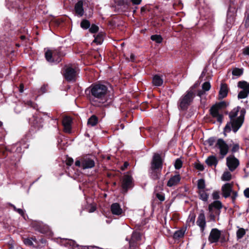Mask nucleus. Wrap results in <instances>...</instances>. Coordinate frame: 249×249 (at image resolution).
Returning a JSON list of instances; mask_svg holds the SVG:
<instances>
[{
    "instance_id": "58",
    "label": "nucleus",
    "mask_w": 249,
    "mask_h": 249,
    "mask_svg": "<svg viewBox=\"0 0 249 249\" xmlns=\"http://www.w3.org/2000/svg\"><path fill=\"white\" fill-rule=\"evenodd\" d=\"M243 53L245 55H249V46L246 47L243 49Z\"/></svg>"
},
{
    "instance_id": "17",
    "label": "nucleus",
    "mask_w": 249,
    "mask_h": 249,
    "mask_svg": "<svg viewBox=\"0 0 249 249\" xmlns=\"http://www.w3.org/2000/svg\"><path fill=\"white\" fill-rule=\"evenodd\" d=\"M72 119L70 117H65L62 121V124L64 127V131L70 133L71 130Z\"/></svg>"
},
{
    "instance_id": "8",
    "label": "nucleus",
    "mask_w": 249,
    "mask_h": 249,
    "mask_svg": "<svg viewBox=\"0 0 249 249\" xmlns=\"http://www.w3.org/2000/svg\"><path fill=\"white\" fill-rule=\"evenodd\" d=\"M134 186L133 178L128 172L124 174L121 179L122 192L124 194L127 193L129 189H131Z\"/></svg>"
},
{
    "instance_id": "5",
    "label": "nucleus",
    "mask_w": 249,
    "mask_h": 249,
    "mask_svg": "<svg viewBox=\"0 0 249 249\" xmlns=\"http://www.w3.org/2000/svg\"><path fill=\"white\" fill-rule=\"evenodd\" d=\"M195 94L192 90H188L179 99L178 106L179 109L186 111L193 101Z\"/></svg>"
},
{
    "instance_id": "47",
    "label": "nucleus",
    "mask_w": 249,
    "mask_h": 249,
    "mask_svg": "<svg viewBox=\"0 0 249 249\" xmlns=\"http://www.w3.org/2000/svg\"><path fill=\"white\" fill-rule=\"evenodd\" d=\"M99 31V27L94 24H92L89 28V32L91 34L96 33Z\"/></svg>"
},
{
    "instance_id": "57",
    "label": "nucleus",
    "mask_w": 249,
    "mask_h": 249,
    "mask_svg": "<svg viewBox=\"0 0 249 249\" xmlns=\"http://www.w3.org/2000/svg\"><path fill=\"white\" fill-rule=\"evenodd\" d=\"M129 164L128 163V162L127 161H125L123 164V165H122L121 167V169L122 170V171H124L127 168V167L129 166Z\"/></svg>"
},
{
    "instance_id": "37",
    "label": "nucleus",
    "mask_w": 249,
    "mask_h": 249,
    "mask_svg": "<svg viewBox=\"0 0 249 249\" xmlns=\"http://www.w3.org/2000/svg\"><path fill=\"white\" fill-rule=\"evenodd\" d=\"M197 188L199 191L205 190L206 184L204 178H201L197 180Z\"/></svg>"
},
{
    "instance_id": "59",
    "label": "nucleus",
    "mask_w": 249,
    "mask_h": 249,
    "mask_svg": "<svg viewBox=\"0 0 249 249\" xmlns=\"http://www.w3.org/2000/svg\"><path fill=\"white\" fill-rule=\"evenodd\" d=\"M244 195L246 197L249 198V188H247L244 190Z\"/></svg>"
},
{
    "instance_id": "18",
    "label": "nucleus",
    "mask_w": 249,
    "mask_h": 249,
    "mask_svg": "<svg viewBox=\"0 0 249 249\" xmlns=\"http://www.w3.org/2000/svg\"><path fill=\"white\" fill-rule=\"evenodd\" d=\"M95 166V162L93 160L88 157H84L82 160V167L83 169L91 168Z\"/></svg>"
},
{
    "instance_id": "9",
    "label": "nucleus",
    "mask_w": 249,
    "mask_h": 249,
    "mask_svg": "<svg viewBox=\"0 0 249 249\" xmlns=\"http://www.w3.org/2000/svg\"><path fill=\"white\" fill-rule=\"evenodd\" d=\"M111 7L114 8L117 13L123 12L127 8L128 5L124 0H111Z\"/></svg>"
},
{
    "instance_id": "16",
    "label": "nucleus",
    "mask_w": 249,
    "mask_h": 249,
    "mask_svg": "<svg viewBox=\"0 0 249 249\" xmlns=\"http://www.w3.org/2000/svg\"><path fill=\"white\" fill-rule=\"evenodd\" d=\"M232 184L230 183H227L222 186V195L224 197L226 198L231 196L232 191Z\"/></svg>"
},
{
    "instance_id": "31",
    "label": "nucleus",
    "mask_w": 249,
    "mask_h": 249,
    "mask_svg": "<svg viewBox=\"0 0 249 249\" xmlns=\"http://www.w3.org/2000/svg\"><path fill=\"white\" fill-rule=\"evenodd\" d=\"M241 107L239 106L234 108L229 113V117L230 120L236 119V117L238 114V112L241 110Z\"/></svg>"
},
{
    "instance_id": "38",
    "label": "nucleus",
    "mask_w": 249,
    "mask_h": 249,
    "mask_svg": "<svg viewBox=\"0 0 249 249\" xmlns=\"http://www.w3.org/2000/svg\"><path fill=\"white\" fill-rule=\"evenodd\" d=\"M216 141V137H210L208 140L204 141V144L205 145H208L209 146H212L213 145V144Z\"/></svg>"
},
{
    "instance_id": "24",
    "label": "nucleus",
    "mask_w": 249,
    "mask_h": 249,
    "mask_svg": "<svg viewBox=\"0 0 249 249\" xmlns=\"http://www.w3.org/2000/svg\"><path fill=\"white\" fill-rule=\"evenodd\" d=\"M152 84L153 85L156 87H160L163 83V79L162 75L159 74H155L152 78Z\"/></svg>"
},
{
    "instance_id": "46",
    "label": "nucleus",
    "mask_w": 249,
    "mask_h": 249,
    "mask_svg": "<svg viewBox=\"0 0 249 249\" xmlns=\"http://www.w3.org/2000/svg\"><path fill=\"white\" fill-rule=\"evenodd\" d=\"M194 167L199 171H203L204 170V165L199 161L194 163Z\"/></svg>"
},
{
    "instance_id": "25",
    "label": "nucleus",
    "mask_w": 249,
    "mask_h": 249,
    "mask_svg": "<svg viewBox=\"0 0 249 249\" xmlns=\"http://www.w3.org/2000/svg\"><path fill=\"white\" fill-rule=\"evenodd\" d=\"M222 204L220 201L215 200L209 204L208 210L210 212H212L213 211V208H215L218 210V214H219L220 213V209L222 208Z\"/></svg>"
},
{
    "instance_id": "3",
    "label": "nucleus",
    "mask_w": 249,
    "mask_h": 249,
    "mask_svg": "<svg viewBox=\"0 0 249 249\" xmlns=\"http://www.w3.org/2000/svg\"><path fill=\"white\" fill-rule=\"evenodd\" d=\"M40 0H9L7 4L10 10L21 12L28 7H33L38 4Z\"/></svg>"
},
{
    "instance_id": "33",
    "label": "nucleus",
    "mask_w": 249,
    "mask_h": 249,
    "mask_svg": "<svg viewBox=\"0 0 249 249\" xmlns=\"http://www.w3.org/2000/svg\"><path fill=\"white\" fill-rule=\"evenodd\" d=\"M98 123V118L95 115H92L88 121V124L91 126H95Z\"/></svg>"
},
{
    "instance_id": "36",
    "label": "nucleus",
    "mask_w": 249,
    "mask_h": 249,
    "mask_svg": "<svg viewBox=\"0 0 249 249\" xmlns=\"http://www.w3.org/2000/svg\"><path fill=\"white\" fill-rule=\"evenodd\" d=\"M150 39L156 43L160 44L163 41V38L160 35H153L150 36Z\"/></svg>"
},
{
    "instance_id": "42",
    "label": "nucleus",
    "mask_w": 249,
    "mask_h": 249,
    "mask_svg": "<svg viewBox=\"0 0 249 249\" xmlns=\"http://www.w3.org/2000/svg\"><path fill=\"white\" fill-rule=\"evenodd\" d=\"M243 73V69L239 68H234L232 71V74L233 75L240 76Z\"/></svg>"
},
{
    "instance_id": "12",
    "label": "nucleus",
    "mask_w": 249,
    "mask_h": 249,
    "mask_svg": "<svg viewBox=\"0 0 249 249\" xmlns=\"http://www.w3.org/2000/svg\"><path fill=\"white\" fill-rule=\"evenodd\" d=\"M227 166L231 172L234 171L239 165V160L233 155L227 158Z\"/></svg>"
},
{
    "instance_id": "51",
    "label": "nucleus",
    "mask_w": 249,
    "mask_h": 249,
    "mask_svg": "<svg viewBox=\"0 0 249 249\" xmlns=\"http://www.w3.org/2000/svg\"><path fill=\"white\" fill-rule=\"evenodd\" d=\"M190 222L193 223V224H195V222L196 220V214L195 213H190L188 218Z\"/></svg>"
},
{
    "instance_id": "53",
    "label": "nucleus",
    "mask_w": 249,
    "mask_h": 249,
    "mask_svg": "<svg viewBox=\"0 0 249 249\" xmlns=\"http://www.w3.org/2000/svg\"><path fill=\"white\" fill-rule=\"evenodd\" d=\"M73 163V160L72 158L68 157L66 160V163L68 166L71 165Z\"/></svg>"
},
{
    "instance_id": "49",
    "label": "nucleus",
    "mask_w": 249,
    "mask_h": 249,
    "mask_svg": "<svg viewBox=\"0 0 249 249\" xmlns=\"http://www.w3.org/2000/svg\"><path fill=\"white\" fill-rule=\"evenodd\" d=\"M248 94H249V93L245 91V90H242L239 92V93L238 94V99L245 98L248 96Z\"/></svg>"
},
{
    "instance_id": "22",
    "label": "nucleus",
    "mask_w": 249,
    "mask_h": 249,
    "mask_svg": "<svg viewBox=\"0 0 249 249\" xmlns=\"http://www.w3.org/2000/svg\"><path fill=\"white\" fill-rule=\"evenodd\" d=\"M110 211L114 215H120L123 213V211L118 203H113L110 206Z\"/></svg>"
},
{
    "instance_id": "41",
    "label": "nucleus",
    "mask_w": 249,
    "mask_h": 249,
    "mask_svg": "<svg viewBox=\"0 0 249 249\" xmlns=\"http://www.w3.org/2000/svg\"><path fill=\"white\" fill-rule=\"evenodd\" d=\"M244 26L246 28L249 27V7L245 14Z\"/></svg>"
},
{
    "instance_id": "44",
    "label": "nucleus",
    "mask_w": 249,
    "mask_h": 249,
    "mask_svg": "<svg viewBox=\"0 0 249 249\" xmlns=\"http://www.w3.org/2000/svg\"><path fill=\"white\" fill-rule=\"evenodd\" d=\"M182 164H183V162L181 160V159L180 158H178L175 160V162L174 163L175 168L177 170H179L182 167Z\"/></svg>"
},
{
    "instance_id": "19",
    "label": "nucleus",
    "mask_w": 249,
    "mask_h": 249,
    "mask_svg": "<svg viewBox=\"0 0 249 249\" xmlns=\"http://www.w3.org/2000/svg\"><path fill=\"white\" fill-rule=\"evenodd\" d=\"M161 170L159 169H153L149 168L148 170V174L150 178L153 180H156L160 179L161 174Z\"/></svg>"
},
{
    "instance_id": "61",
    "label": "nucleus",
    "mask_w": 249,
    "mask_h": 249,
    "mask_svg": "<svg viewBox=\"0 0 249 249\" xmlns=\"http://www.w3.org/2000/svg\"><path fill=\"white\" fill-rule=\"evenodd\" d=\"M220 242L222 243H225L227 241V240L226 239V237L224 235H220Z\"/></svg>"
},
{
    "instance_id": "39",
    "label": "nucleus",
    "mask_w": 249,
    "mask_h": 249,
    "mask_svg": "<svg viewBox=\"0 0 249 249\" xmlns=\"http://www.w3.org/2000/svg\"><path fill=\"white\" fill-rule=\"evenodd\" d=\"M80 26L83 29H89L90 26V23L89 20L84 19L81 21Z\"/></svg>"
},
{
    "instance_id": "30",
    "label": "nucleus",
    "mask_w": 249,
    "mask_h": 249,
    "mask_svg": "<svg viewBox=\"0 0 249 249\" xmlns=\"http://www.w3.org/2000/svg\"><path fill=\"white\" fill-rule=\"evenodd\" d=\"M208 189L199 190L197 192L198 194L199 198L205 202L208 201L209 198V194L206 193Z\"/></svg>"
},
{
    "instance_id": "50",
    "label": "nucleus",
    "mask_w": 249,
    "mask_h": 249,
    "mask_svg": "<svg viewBox=\"0 0 249 249\" xmlns=\"http://www.w3.org/2000/svg\"><path fill=\"white\" fill-rule=\"evenodd\" d=\"M239 150V145L238 143H234L233 144V146L231 149V151L232 153L237 152Z\"/></svg>"
},
{
    "instance_id": "54",
    "label": "nucleus",
    "mask_w": 249,
    "mask_h": 249,
    "mask_svg": "<svg viewBox=\"0 0 249 249\" xmlns=\"http://www.w3.org/2000/svg\"><path fill=\"white\" fill-rule=\"evenodd\" d=\"M149 10L148 9V7L145 5L143 6L141 9V14L142 16H143L145 13H146L147 11H149Z\"/></svg>"
},
{
    "instance_id": "11",
    "label": "nucleus",
    "mask_w": 249,
    "mask_h": 249,
    "mask_svg": "<svg viewBox=\"0 0 249 249\" xmlns=\"http://www.w3.org/2000/svg\"><path fill=\"white\" fill-rule=\"evenodd\" d=\"M215 146L219 149V154L222 158L224 157L229 152L228 144L221 138L218 139Z\"/></svg>"
},
{
    "instance_id": "55",
    "label": "nucleus",
    "mask_w": 249,
    "mask_h": 249,
    "mask_svg": "<svg viewBox=\"0 0 249 249\" xmlns=\"http://www.w3.org/2000/svg\"><path fill=\"white\" fill-rule=\"evenodd\" d=\"M213 198L217 200L220 198L219 193L218 191H214L212 194Z\"/></svg>"
},
{
    "instance_id": "35",
    "label": "nucleus",
    "mask_w": 249,
    "mask_h": 249,
    "mask_svg": "<svg viewBox=\"0 0 249 249\" xmlns=\"http://www.w3.org/2000/svg\"><path fill=\"white\" fill-rule=\"evenodd\" d=\"M184 231L183 230H179L175 232L173 235V238L175 240H178L182 238L184 235Z\"/></svg>"
},
{
    "instance_id": "52",
    "label": "nucleus",
    "mask_w": 249,
    "mask_h": 249,
    "mask_svg": "<svg viewBox=\"0 0 249 249\" xmlns=\"http://www.w3.org/2000/svg\"><path fill=\"white\" fill-rule=\"evenodd\" d=\"M32 226L37 231H41V227L39 223L35 222L32 223Z\"/></svg>"
},
{
    "instance_id": "26",
    "label": "nucleus",
    "mask_w": 249,
    "mask_h": 249,
    "mask_svg": "<svg viewBox=\"0 0 249 249\" xmlns=\"http://www.w3.org/2000/svg\"><path fill=\"white\" fill-rule=\"evenodd\" d=\"M33 126L35 128H36L37 129L42 128L43 126V119L39 116H34Z\"/></svg>"
},
{
    "instance_id": "4",
    "label": "nucleus",
    "mask_w": 249,
    "mask_h": 249,
    "mask_svg": "<svg viewBox=\"0 0 249 249\" xmlns=\"http://www.w3.org/2000/svg\"><path fill=\"white\" fill-rule=\"evenodd\" d=\"M63 47H60L53 50H48L45 53L46 60L50 63H58L65 56L66 53L62 50Z\"/></svg>"
},
{
    "instance_id": "45",
    "label": "nucleus",
    "mask_w": 249,
    "mask_h": 249,
    "mask_svg": "<svg viewBox=\"0 0 249 249\" xmlns=\"http://www.w3.org/2000/svg\"><path fill=\"white\" fill-rule=\"evenodd\" d=\"M231 178V175L229 171H226L224 172L222 176V179L224 181H229Z\"/></svg>"
},
{
    "instance_id": "64",
    "label": "nucleus",
    "mask_w": 249,
    "mask_h": 249,
    "mask_svg": "<svg viewBox=\"0 0 249 249\" xmlns=\"http://www.w3.org/2000/svg\"><path fill=\"white\" fill-rule=\"evenodd\" d=\"M16 212H18L19 214H20L22 216H23L24 214V211L21 209H18Z\"/></svg>"
},
{
    "instance_id": "28",
    "label": "nucleus",
    "mask_w": 249,
    "mask_h": 249,
    "mask_svg": "<svg viewBox=\"0 0 249 249\" xmlns=\"http://www.w3.org/2000/svg\"><path fill=\"white\" fill-rule=\"evenodd\" d=\"M237 2L235 0H230L229 1V8L228 11V15L230 13H232L233 15L236 12Z\"/></svg>"
},
{
    "instance_id": "32",
    "label": "nucleus",
    "mask_w": 249,
    "mask_h": 249,
    "mask_svg": "<svg viewBox=\"0 0 249 249\" xmlns=\"http://www.w3.org/2000/svg\"><path fill=\"white\" fill-rule=\"evenodd\" d=\"M238 87L249 93V83L245 81H240L238 82Z\"/></svg>"
},
{
    "instance_id": "60",
    "label": "nucleus",
    "mask_w": 249,
    "mask_h": 249,
    "mask_svg": "<svg viewBox=\"0 0 249 249\" xmlns=\"http://www.w3.org/2000/svg\"><path fill=\"white\" fill-rule=\"evenodd\" d=\"M27 105L31 107H34L35 108V104L34 102L31 101H27Z\"/></svg>"
},
{
    "instance_id": "14",
    "label": "nucleus",
    "mask_w": 249,
    "mask_h": 249,
    "mask_svg": "<svg viewBox=\"0 0 249 249\" xmlns=\"http://www.w3.org/2000/svg\"><path fill=\"white\" fill-rule=\"evenodd\" d=\"M221 235V231L216 228L212 229L208 237V240L211 243L218 242Z\"/></svg>"
},
{
    "instance_id": "1",
    "label": "nucleus",
    "mask_w": 249,
    "mask_h": 249,
    "mask_svg": "<svg viewBox=\"0 0 249 249\" xmlns=\"http://www.w3.org/2000/svg\"><path fill=\"white\" fill-rule=\"evenodd\" d=\"M87 99L95 107H101L112 101V95L108 87L100 83L92 84L85 90Z\"/></svg>"
},
{
    "instance_id": "15",
    "label": "nucleus",
    "mask_w": 249,
    "mask_h": 249,
    "mask_svg": "<svg viewBox=\"0 0 249 249\" xmlns=\"http://www.w3.org/2000/svg\"><path fill=\"white\" fill-rule=\"evenodd\" d=\"M196 224L199 227L201 231L203 232L206 226V221L204 211L202 210L198 215Z\"/></svg>"
},
{
    "instance_id": "34",
    "label": "nucleus",
    "mask_w": 249,
    "mask_h": 249,
    "mask_svg": "<svg viewBox=\"0 0 249 249\" xmlns=\"http://www.w3.org/2000/svg\"><path fill=\"white\" fill-rule=\"evenodd\" d=\"M94 39L93 42L95 43L97 45H100L103 41V34L99 33L97 36H94Z\"/></svg>"
},
{
    "instance_id": "21",
    "label": "nucleus",
    "mask_w": 249,
    "mask_h": 249,
    "mask_svg": "<svg viewBox=\"0 0 249 249\" xmlns=\"http://www.w3.org/2000/svg\"><path fill=\"white\" fill-rule=\"evenodd\" d=\"M74 11L75 14L79 17H82L84 15V11L83 8V2L82 0H78L75 4Z\"/></svg>"
},
{
    "instance_id": "10",
    "label": "nucleus",
    "mask_w": 249,
    "mask_h": 249,
    "mask_svg": "<svg viewBox=\"0 0 249 249\" xmlns=\"http://www.w3.org/2000/svg\"><path fill=\"white\" fill-rule=\"evenodd\" d=\"M163 160L161 155L158 153H154L150 163V168L153 169H162L163 166Z\"/></svg>"
},
{
    "instance_id": "20",
    "label": "nucleus",
    "mask_w": 249,
    "mask_h": 249,
    "mask_svg": "<svg viewBox=\"0 0 249 249\" xmlns=\"http://www.w3.org/2000/svg\"><path fill=\"white\" fill-rule=\"evenodd\" d=\"M228 91L229 89L227 84L225 83L221 84L219 91L218 99L219 100H222L226 98L227 96Z\"/></svg>"
},
{
    "instance_id": "2",
    "label": "nucleus",
    "mask_w": 249,
    "mask_h": 249,
    "mask_svg": "<svg viewBox=\"0 0 249 249\" xmlns=\"http://www.w3.org/2000/svg\"><path fill=\"white\" fill-rule=\"evenodd\" d=\"M246 110L245 108H242L240 110V116L236 119L230 120L228 122L224 128V134L226 136V133L230 132L232 130L234 133H236L242 126L244 122Z\"/></svg>"
},
{
    "instance_id": "62",
    "label": "nucleus",
    "mask_w": 249,
    "mask_h": 249,
    "mask_svg": "<svg viewBox=\"0 0 249 249\" xmlns=\"http://www.w3.org/2000/svg\"><path fill=\"white\" fill-rule=\"evenodd\" d=\"M211 213L210 214V215H209V218L211 220H212V221H215V215L214 214H213L212 212H211Z\"/></svg>"
},
{
    "instance_id": "40",
    "label": "nucleus",
    "mask_w": 249,
    "mask_h": 249,
    "mask_svg": "<svg viewBox=\"0 0 249 249\" xmlns=\"http://www.w3.org/2000/svg\"><path fill=\"white\" fill-rule=\"evenodd\" d=\"M246 234V231L244 228H239L236 231V237L237 239H240Z\"/></svg>"
},
{
    "instance_id": "48",
    "label": "nucleus",
    "mask_w": 249,
    "mask_h": 249,
    "mask_svg": "<svg viewBox=\"0 0 249 249\" xmlns=\"http://www.w3.org/2000/svg\"><path fill=\"white\" fill-rule=\"evenodd\" d=\"M211 85L209 82H205L202 85L203 90L205 91L209 90L211 89Z\"/></svg>"
},
{
    "instance_id": "7",
    "label": "nucleus",
    "mask_w": 249,
    "mask_h": 249,
    "mask_svg": "<svg viewBox=\"0 0 249 249\" xmlns=\"http://www.w3.org/2000/svg\"><path fill=\"white\" fill-rule=\"evenodd\" d=\"M64 79L68 82H75L77 79V72L76 67H73L71 64L65 65L62 70Z\"/></svg>"
},
{
    "instance_id": "63",
    "label": "nucleus",
    "mask_w": 249,
    "mask_h": 249,
    "mask_svg": "<svg viewBox=\"0 0 249 249\" xmlns=\"http://www.w3.org/2000/svg\"><path fill=\"white\" fill-rule=\"evenodd\" d=\"M131 2L133 4L138 5L141 3L142 0H131Z\"/></svg>"
},
{
    "instance_id": "27",
    "label": "nucleus",
    "mask_w": 249,
    "mask_h": 249,
    "mask_svg": "<svg viewBox=\"0 0 249 249\" xmlns=\"http://www.w3.org/2000/svg\"><path fill=\"white\" fill-rule=\"evenodd\" d=\"M158 183H159V186H157L156 187L154 191V194H155L156 198H157L160 201L162 202L165 200L164 194L162 192H157L158 191V188H159V190H162V182L160 183V182H158Z\"/></svg>"
},
{
    "instance_id": "13",
    "label": "nucleus",
    "mask_w": 249,
    "mask_h": 249,
    "mask_svg": "<svg viewBox=\"0 0 249 249\" xmlns=\"http://www.w3.org/2000/svg\"><path fill=\"white\" fill-rule=\"evenodd\" d=\"M142 234L137 231H133L131 238L129 241V247L132 249H135L139 246V242L141 240Z\"/></svg>"
},
{
    "instance_id": "23",
    "label": "nucleus",
    "mask_w": 249,
    "mask_h": 249,
    "mask_svg": "<svg viewBox=\"0 0 249 249\" xmlns=\"http://www.w3.org/2000/svg\"><path fill=\"white\" fill-rule=\"evenodd\" d=\"M181 180V177L179 174L172 176L167 182L168 187H172L178 184Z\"/></svg>"
},
{
    "instance_id": "56",
    "label": "nucleus",
    "mask_w": 249,
    "mask_h": 249,
    "mask_svg": "<svg viewBox=\"0 0 249 249\" xmlns=\"http://www.w3.org/2000/svg\"><path fill=\"white\" fill-rule=\"evenodd\" d=\"M232 196H231L232 202L233 203L235 202L236 197L238 196L237 192L236 191H232Z\"/></svg>"
},
{
    "instance_id": "29",
    "label": "nucleus",
    "mask_w": 249,
    "mask_h": 249,
    "mask_svg": "<svg viewBox=\"0 0 249 249\" xmlns=\"http://www.w3.org/2000/svg\"><path fill=\"white\" fill-rule=\"evenodd\" d=\"M206 164L209 166L214 165L216 166L218 163V160L215 156H210L208 157L205 161Z\"/></svg>"
},
{
    "instance_id": "43",
    "label": "nucleus",
    "mask_w": 249,
    "mask_h": 249,
    "mask_svg": "<svg viewBox=\"0 0 249 249\" xmlns=\"http://www.w3.org/2000/svg\"><path fill=\"white\" fill-rule=\"evenodd\" d=\"M22 241L24 243V244L28 247H35V246H34L33 242L32 241V240L31 238H22Z\"/></svg>"
},
{
    "instance_id": "6",
    "label": "nucleus",
    "mask_w": 249,
    "mask_h": 249,
    "mask_svg": "<svg viewBox=\"0 0 249 249\" xmlns=\"http://www.w3.org/2000/svg\"><path fill=\"white\" fill-rule=\"evenodd\" d=\"M228 106V103L224 101L216 103L210 108V113L213 118H216L218 122L221 124L224 116L223 114L219 113V110L226 108Z\"/></svg>"
}]
</instances>
